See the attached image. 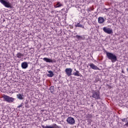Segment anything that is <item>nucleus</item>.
<instances>
[{"label": "nucleus", "mask_w": 128, "mask_h": 128, "mask_svg": "<svg viewBox=\"0 0 128 128\" xmlns=\"http://www.w3.org/2000/svg\"><path fill=\"white\" fill-rule=\"evenodd\" d=\"M66 122L68 124H74L76 121L74 120V118L72 116L68 117L66 119Z\"/></svg>", "instance_id": "obj_5"}, {"label": "nucleus", "mask_w": 128, "mask_h": 128, "mask_svg": "<svg viewBox=\"0 0 128 128\" xmlns=\"http://www.w3.org/2000/svg\"><path fill=\"white\" fill-rule=\"evenodd\" d=\"M52 88H54V87L51 86V87L50 88V90H52Z\"/></svg>", "instance_id": "obj_24"}, {"label": "nucleus", "mask_w": 128, "mask_h": 128, "mask_svg": "<svg viewBox=\"0 0 128 128\" xmlns=\"http://www.w3.org/2000/svg\"><path fill=\"white\" fill-rule=\"evenodd\" d=\"M106 55L108 58L112 60V62H116V56L114 54L106 51Z\"/></svg>", "instance_id": "obj_1"}, {"label": "nucleus", "mask_w": 128, "mask_h": 128, "mask_svg": "<svg viewBox=\"0 0 128 128\" xmlns=\"http://www.w3.org/2000/svg\"><path fill=\"white\" fill-rule=\"evenodd\" d=\"M2 98L4 100H5V102H14V98L10 97V96L4 95Z\"/></svg>", "instance_id": "obj_4"}, {"label": "nucleus", "mask_w": 128, "mask_h": 128, "mask_svg": "<svg viewBox=\"0 0 128 128\" xmlns=\"http://www.w3.org/2000/svg\"><path fill=\"white\" fill-rule=\"evenodd\" d=\"M98 24H104V18L102 17H99L98 18Z\"/></svg>", "instance_id": "obj_12"}, {"label": "nucleus", "mask_w": 128, "mask_h": 128, "mask_svg": "<svg viewBox=\"0 0 128 128\" xmlns=\"http://www.w3.org/2000/svg\"><path fill=\"white\" fill-rule=\"evenodd\" d=\"M21 66L22 68L26 70V68H28V62H23L21 64Z\"/></svg>", "instance_id": "obj_11"}, {"label": "nucleus", "mask_w": 128, "mask_h": 128, "mask_svg": "<svg viewBox=\"0 0 128 128\" xmlns=\"http://www.w3.org/2000/svg\"><path fill=\"white\" fill-rule=\"evenodd\" d=\"M92 97L95 98V100H100V92L92 90Z\"/></svg>", "instance_id": "obj_3"}, {"label": "nucleus", "mask_w": 128, "mask_h": 128, "mask_svg": "<svg viewBox=\"0 0 128 128\" xmlns=\"http://www.w3.org/2000/svg\"><path fill=\"white\" fill-rule=\"evenodd\" d=\"M74 76H81L82 74L80 73V72L76 70L75 72L73 73Z\"/></svg>", "instance_id": "obj_13"}, {"label": "nucleus", "mask_w": 128, "mask_h": 128, "mask_svg": "<svg viewBox=\"0 0 128 128\" xmlns=\"http://www.w3.org/2000/svg\"><path fill=\"white\" fill-rule=\"evenodd\" d=\"M0 2L5 6V8H12V4L8 0H0Z\"/></svg>", "instance_id": "obj_2"}, {"label": "nucleus", "mask_w": 128, "mask_h": 128, "mask_svg": "<svg viewBox=\"0 0 128 128\" xmlns=\"http://www.w3.org/2000/svg\"><path fill=\"white\" fill-rule=\"evenodd\" d=\"M75 26L76 28H84V26H82V24H80V22L78 23L77 24H76L75 25Z\"/></svg>", "instance_id": "obj_18"}, {"label": "nucleus", "mask_w": 128, "mask_h": 128, "mask_svg": "<svg viewBox=\"0 0 128 128\" xmlns=\"http://www.w3.org/2000/svg\"><path fill=\"white\" fill-rule=\"evenodd\" d=\"M22 104L19 105V106H18V108H22Z\"/></svg>", "instance_id": "obj_23"}, {"label": "nucleus", "mask_w": 128, "mask_h": 128, "mask_svg": "<svg viewBox=\"0 0 128 128\" xmlns=\"http://www.w3.org/2000/svg\"><path fill=\"white\" fill-rule=\"evenodd\" d=\"M88 66L91 68H92V70H100V68H98V66L94 64V63L89 64Z\"/></svg>", "instance_id": "obj_7"}, {"label": "nucleus", "mask_w": 128, "mask_h": 128, "mask_svg": "<svg viewBox=\"0 0 128 128\" xmlns=\"http://www.w3.org/2000/svg\"><path fill=\"white\" fill-rule=\"evenodd\" d=\"M42 128H58V125H56V124H54L52 125H50V126H42Z\"/></svg>", "instance_id": "obj_10"}, {"label": "nucleus", "mask_w": 128, "mask_h": 128, "mask_svg": "<svg viewBox=\"0 0 128 128\" xmlns=\"http://www.w3.org/2000/svg\"><path fill=\"white\" fill-rule=\"evenodd\" d=\"M92 10H94V8H88L87 9V12H92Z\"/></svg>", "instance_id": "obj_20"}, {"label": "nucleus", "mask_w": 128, "mask_h": 128, "mask_svg": "<svg viewBox=\"0 0 128 128\" xmlns=\"http://www.w3.org/2000/svg\"><path fill=\"white\" fill-rule=\"evenodd\" d=\"M48 74L47 76L48 78H52V76H54V72L52 71H48Z\"/></svg>", "instance_id": "obj_15"}, {"label": "nucleus", "mask_w": 128, "mask_h": 128, "mask_svg": "<svg viewBox=\"0 0 128 128\" xmlns=\"http://www.w3.org/2000/svg\"><path fill=\"white\" fill-rule=\"evenodd\" d=\"M103 31L104 32H106V34H110L113 32L112 29L108 27H104Z\"/></svg>", "instance_id": "obj_6"}, {"label": "nucleus", "mask_w": 128, "mask_h": 128, "mask_svg": "<svg viewBox=\"0 0 128 128\" xmlns=\"http://www.w3.org/2000/svg\"><path fill=\"white\" fill-rule=\"evenodd\" d=\"M16 58H22L24 56V54L22 53L18 52L16 54Z\"/></svg>", "instance_id": "obj_14"}, {"label": "nucleus", "mask_w": 128, "mask_h": 128, "mask_svg": "<svg viewBox=\"0 0 128 128\" xmlns=\"http://www.w3.org/2000/svg\"><path fill=\"white\" fill-rule=\"evenodd\" d=\"M60 6H62V4L60 3V2H58L56 5H54V8H60Z\"/></svg>", "instance_id": "obj_16"}, {"label": "nucleus", "mask_w": 128, "mask_h": 128, "mask_svg": "<svg viewBox=\"0 0 128 128\" xmlns=\"http://www.w3.org/2000/svg\"><path fill=\"white\" fill-rule=\"evenodd\" d=\"M124 70H122V73L124 74Z\"/></svg>", "instance_id": "obj_25"}, {"label": "nucleus", "mask_w": 128, "mask_h": 128, "mask_svg": "<svg viewBox=\"0 0 128 128\" xmlns=\"http://www.w3.org/2000/svg\"><path fill=\"white\" fill-rule=\"evenodd\" d=\"M122 122H126V120H128V119L124 118L122 119Z\"/></svg>", "instance_id": "obj_21"}, {"label": "nucleus", "mask_w": 128, "mask_h": 128, "mask_svg": "<svg viewBox=\"0 0 128 128\" xmlns=\"http://www.w3.org/2000/svg\"><path fill=\"white\" fill-rule=\"evenodd\" d=\"M18 98V100H24V95L22 94H18L16 95Z\"/></svg>", "instance_id": "obj_17"}, {"label": "nucleus", "mask_w": 128, "mask_h": 128, "mask_svg": "<svg viewBox=\"0 0 128 128\" xmlns=\"http://www.w3.org/2000/svg\"><path fill=\"white\" fill-rule=\"evenodd\" d=\"M74 70H76H76L74 69Z\"/></svg>", "instance_id": "obj_27"}, {"label": "nucleus", "mask_w": 128, "mask_h": 128, "mask_svg": "<svg viewBox=\"0 0 128 128\" xmlns=\"http://www.w3.org/2000/svg\"><path fill=\"white\" fill-rule=\"evenodd\" d=\"M124 126H127L128 128V122L124 125Z\"/></svg>", "instance_id": "obj_22"}, {"label": "nucleus", "mask_w": 128, "mask_h": 128, "mask_svg": "<svg viewBox=\"0 0 128 128\" xmlns=\"http://www.w3.org/2000/svg\"><path fill=\"white\" fill-rule=\"evenodd\" d=\"M43 60L44 62H52V64H54V62H56V60L54 59L52 60L48 58H43Z\"/></svg>", "instance_id": "obj_8"}, {"label": "nucleus", "mask_w": 128, "mask_h": 128, "mask_svg": "<svg viewBox=\"0 0 128 128\" xmlns=\"http://www.w3.org/2000/svg\"><path fill=\"white\" fill-rule=\"evenodd\" d=\"M105 10H108V9H106V8H105Z\"/></svg>", "instance_id": "obj_26"}, {"label": "nucleus", "mask_w": 128, "mask_h": 128, "mask_svg": "<svg viewBox=\"0 0 128 128\" xmlns=\"http://www.w3.org/2000/svg\"><path fill=\"white\" fill-rule=\"evenodd\" d=\"M76 38H77L78 40H82V36H78V35H76Z\"/></svg>", "instance_id": "obj_19"}, {"label": "nucleus", "mask_w": 128, "mask_h": 128, "mask_svg": "<svg viewBox=\"0 0 128 128\" xmlns=\"http://www.w3.org/2000/svg\"><path fill=\"white\" fill-rule=\"evenodd\" d=\"M65 72L68 76H70L72 72V70L71 68H67L65 70Z\"/></svg>", "instance_id": "obj_9"}, {"label": "nucleus", "mask_w": 128, "mask_h": 128, "mask_svg": "<svg viewBox=\"0 0 128 128\" xmlns=\"http://www.w3.org/2000/svg\"><path fill=\"white\" fill-rule=\"evenodd\" d=\"M52 12H53V11H52Z\"/></svg>", "instance_id": "obj_28"}]
</instances>
